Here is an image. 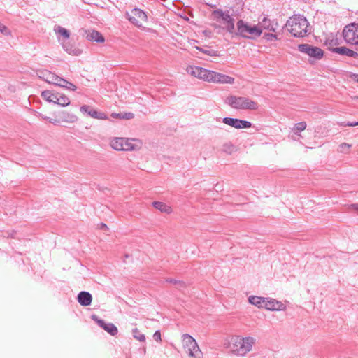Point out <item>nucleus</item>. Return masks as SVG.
<instances>
[{
  "mask_svg": "<svg viewBox=\"0 0 358 358\" xmlns=\"http://www.w3.org/2000/svg\"><path fill=\"white\" fill-rule=\"evenodd\" d=\"M110 146L117 151H137L141 149L143 142L138 138L112 137L109 139Z\"/></svg>",
  "mask_w": 358,
  "mask_h": 358,
  "instance_id": "7ed1b4c3",
  "label": "nucleus"
},
{
  "mask_svg": "<svg viewBox=\"0 0 358 358\" xmlns=\"http://www.w3.org/2000/svg\"><path fill=\"white\" fill-rule=\"evenodd\" d=\"M62 44L64 50L69 55L78 56L81 54V50L77 48L73 47L72 45L68 43H64V41L62 42Z\"/></svg>",
  "mask_w": 358,
  "mask_h": 358,
  "instance_id": "b1692460",
  "label": "nucleus"
},
{
  "mask_svg": "<svg viewBox=\"0 0 358 358\" xmlns=\"http://www.w3.org/2000/svg\"><path fill=\"white\" fill-rule=\"evenodd\" d=\"M132 335L135 339L141 342H144L145 341V335L142 334L137 328L132 329Z\"/></svg>",
  "mask_w": 358,
  "mask_h": 358,
  "instance_id": "7c9ffc66",
  "label": "nucleus"
},
{
  "mask_svg": "<svg viewBox=\"0 0 358 358\" xmlns=\"http://www.w3.org/2000/svg\"><path fill=\"white\" fill-rule=\"evenodd\" d=\"M188 74L203 81L212 83L213 71L196 66H188L186 69Z\"/></svg>",
  "mask_w": 358,
  "mask_h": 358,
  "instance_id": "6e6552de",
  "label": "nucleus"
},
{
  "mask_svg": "<svg viewBox=\"0 0 358 358\" xmlns=\"http://www.w3.org/2000/svg\"><path fill=\"white\" fill-rule=\"evenodd\" d=\"M259 29L262 31L263 29H266L272 31H275V27L273 23L270 19H268L266 17H264L261 20L259 21L258 24H257Z\"/></svg>",
  "mask_w": 358,
  "mask_h": 358,
  "instance_id": "a211bd4d",
  "label": "nucleus"
},
{
  "mask_svg": "<svg viewBox=\"0 0 358 358\" xmlns=\"http://www.w3.org/2000/svg\"><path fill=\"white\" fill-rule=\"evenodd\" d=\"M38 117L41 118V120H50V117H47L38 112H36V114H35Z\"/></svg>",
  "mask_w": 358,
  "mask_h": 358,
  "instance_id": "a19ab883",
  "label": "nucleus"
},
{
  "mask_svg": "<svg viewBox=\"0 0 358 358\" xmlns=\"http://www.w3.org/2000/svg\"><path fill=\"white\" fill-rule=\"evenodd\" d=\"M166 282H171V283H173V284H176L178 282L177 280H173V279H167Z\"/></svg>",
  "mask_w": 358,
  "mask_h": 358,
  "instance_id": "a18cd8bd",
  "label": "nucleus"
},
{
  "mask_svg": "<svg viewBox=\"0 0 358 358\" xmlns=\"http://www.w3.org/2000/svg\"><path fill=\"white\" fill-rule=\"evenodd\" d=\"M356 99H358V96H357V97H356Z\"/></svg>",
  "mask_w": 358,
  "mask_h": 358,
  "instance_id": "8fccbe9b",
  "label": "nucleus"
},
{
  "mask_svg": "<svg viewBox=\"0 0 358 358\" xmlns=\"http://www.w3.org/2000/svg\"><path fill=\"white\" fill-rule=\"evenodd\" d=\"M248 302L258 308H264L265 297L250 296L248 297Z\"/></svg>",
  "mask_w": 358,
  "mask_h": 358,
  "instance_id": "4be33fe9",
  "label": "nucleus"
},
{
  "mask_svg": "<svg viewBox=\"0 0 358 358\" xmlns=\"http://www.w3.org/2000/svg\"><path fill=\"white\" fill-rule=\"evenodd\" d=\"M262 31L257 24H251L243 20H239L236 22V29L234 36H239L248 39H255L259 37Z\"/></svg>",
  "mask_w": 358,
  "mask_h": 358,
  "instance_id": "39448f33",
  "label": "nucleus"
},
{
  "mask_svg": "<svg viewBox=\"0 0 358 358\" xmlns=\"http://www.w3.org/2000/svg\"><path fill=\"white\" fill-rule=\"evenodd\" d=\"M0 32L5 36L11 35L10 30L0 22Z\"/></svg>",
  "mask_w": 358,
  "mask_h": 358,
  "instance_id": "c9c22d12",
  "label": "nucleus"
},
{
  "mask_svg": "<svg viewBox=\"0 0 358 358\" xmlns=\"http://www.w3.org/2000/svg\"><path fill=\"white\" fill-rule=\"evenodd\" d=\"M152 206L162 213L166 214H171L172 213V208L164 202L154 201Z\"/></svg>",
  "mask_w": 358,
  "mask_h": 358,
  "instance_id": "5701e85b",
  "label": "nucleus"
},
{
  "mask_svg": "<svg viewBox=\"0 0 358 358\" xmlns=\"http://www.w3.org/2000/svg\"><path fill=\"white\" fill-rule=\"evenodd\" d=\"M222 122L225 124L236 129L250 128L252 125L251 122L249 121L232 117H224Z\"/></svg>",
  "mask_w": 358,
  "mask_h": 358,
  "instance_id": "ddd939ff",
  "label": "nucleus"
},
{
  "mask_svg": "<svg viewBox=\"0 0 358 358\" xmlns=\"http://www.w3.org/2000/svg\"><path fill=\"white\" fill-rule=\"evenodd\" d=\"M265 37H266V39L268 41L278 40L277 35L273 34H267L265 35Z\"/></svg>",
  "mask_w": 358,
  "mask_h": 358,
  "instance_id": "58836bf2",
  "label": "nucleus"
},
{
  "mask_svg": "<svg viewBox=\"0 0 358 358\" xmlns=\"http://www.w3.org/2000/svg\"><path fill=\"white\" fill-rule=\"evenodd\" d=\"M325 45L329 48L332 50L334 48V47L338 45V40L336 38H334L333 36L329 37L325 41Z\"/></svg>",
  "mask_w": 358,
  "mask_h": 358,
  "instance_id": "473e14b6",
  "label": "nucleus"
},
{
  "mask_svg": "<svg viewBox=\"0 0 358 358\" xmlns=\"http://www.w3.org/2000/svg\"><path fill=\"white\" fill-rule=\"evenodd\" d=\"M306 127L307 124L305 122H301L294 124V127L292 128V131L296 135H297L299 137H301V135L298 133L304 131Z\"/></svg>",
  "mask_w": 358,
  "mask_h": 358,
  "instance_id": "c756f323",
  "label": "nucleus"
},
{
  "mask_svg": "<svg viewBox=\"0 0 358 358\" xmlns=\"http://www.w3.org/2000/svg\"><path fill=\"white\" fill-rule=\"evenodd\" d=\"M340 124L341 126L355 127V126H358V122L341 123Z\"/></svg>",
  "mask_w": 358,
  "mask_h": 358,
  "instance_id": "ea45409f",
  "label": "nucleus"
},
{
  "mask_svg": "<svg viewBox=\"0 0 358 358\" xmlns=\"http://www.w3.org/2000/svg\"><path fill=\"white\" fill-rule=\"evenodd\" d=\"M352 145L350 144L343 143L338 148V152L343 154H348Z\"/></svg>",
  "mask_w": 358,
  "mask_h": 358,
  "instance_id": "2f4dec72",
  "label": "nucleus"
},
{
  "mask_svg": "<svg viewBox=\"0 0 358 358\" xmlns=\"http://www.w3.org/2000/svg\"><path fill=\"white\" fill-rule=\"evenodd\" d=\"M286 27L294 37L302 38L310 33L308 22L301 15H294L289 17L287 21Z\"/></svg>",
  "mask_w": 358,
  "mask_h": 358,
  "instance_id": "f03ea898",
  "label": "nucleus"
},
{
  "mask_svg": "<svg viewBox=\"0 0 358 358\" xmlns=\"http://www.w3.org/2000/svg\"><path fill=\"white\" fill-rule=\"evenodd\" d=\"M182 348L189 358H203V354L196 341L189 334L182 336Z\"/></svg>",
  "mask_w": 358,
  "mask_h": 358,
  "instance_id": "0eeeda50",
  "label": "nucleus"
},
{
  "mask_svg": "<svg viewBox=\"0 0 358 358\" xmlns=\"http://www.w3.org/2000/svg\"><path fill=\"white\" fill-rule=\"evenodd\" d=\"M333 52L339 55H345L349 57L357 58L358 53L352 50H350L345 47L336 48L333 49Z\"/></svg>",
  "mask_w": 358,
  "mask_h": 358,
  "instance_id": "412c9836",
  "label": "nucleus"
},
{
  "mask_svg": "<svg viewBox=\"0 0 358 358\" xmlns=\"http://www.w3.org/2000/svg\"><path fill=\"white\" fill-rule=\"evenodd\" d=\"M63 122L68 123H74L78 120V117L73 114L66 112L63 113Z\"/></svg>",
  "mask_w": 358,
  "mask_h": 358,
  "instance_id": "c85d7f7f",
  "label": "nucleus"
},
{
  "mask_svg": "<svg viewBox=\"0 0 358 358\" xmlns=\"http://www.w3.org/2000/svg\"><path fill=\"white\" fill-rule=\"evenodd\" d=\"M49 122L53 124H57L59 123V121L57 120H54V119H52V118H50V120H48Z\"/></svg>",
  "mask_w": 358,
  "mask_h": 358,
  "instance_id": "c03bdc74",
  "label": "nucleus"
},
{
  "mask_svg": "<svg viewBox=\"0 0 358 358\" xmlns=\"http://www.w3.org/2000/svg\"><path fill=\"white\" fill-rule=\"evenodd\" d=\"M225 103L236 110H252L258 108V103L247 96L231 95L227 97Z\"/></svg>",
  "mask_w": 358,
  "mask_h": 358,
  "instance_id": "423d86ee",
  "label": "nucleus"
},
{
  "mask_svg": "<svg viewBox=\"0 0 358 358\" xmlns=\"http://www.w3.org/2000/svg\"><path fill=\"white\" fill-rule=\"evenodd\" d=\"M54 30L55 33L58 35L57 37L59 41H61L60 36H62L64 40H66L69 38V31L66 29L61 26H57L55 27Z\"/></svg>",
  "mask_w": 358,
  "mask_h": 358,
  "instance_id": "bb28decb",
  "label": "nucleus"
},
{
  "mask_svg": "<svg viewBox=\"0 0 358 358\" xmlns=\"http://www.w3.org/2000/svg\"><path fill=\"white\" fill-rule=\"evenodd\" d=\"M345 41L349 44L358 45V24L351 23L343 31Z\"/></svg>",
  "mask_w": 358,
  "mask_h": 358,
  "instance_id": "1a4fd4ad",
  "label": "nucleus"
},
{
  "mask_svg": "<svg viewBox=\"0 0 358 358\" xmlns=\"http://www.w3.org/2000/svg\"><path fill=\"white\" fill-rule=\"evenodd\" d=\"M212 16L213 20L220 24L222 29L234 36V33H235V20L232 15H230L229 10L217 9L213 11Z\"/></svg>",
  "mask_w": 358,
  "mask_h": 358,
  "instance_id": "20e7f679",
  "label": "nucleus"
},
{
  "mask_svg": "<svg viewBox=\"0 0 358 358\" xmlns=\"http://www.w3.org/2000/svg\"><path fill=\"white\" fill-rule=\"evenodd\" d=\"M92 319L105 331L111 336H115L118 333L117 328L113 323H106L103 320L99 319L97 316L92 315Z\"/></svg>",
  "mask_w": 358,
  "mask_h": 358,
  "instance_id": "dca6fc26",
  "label": "nucleus"
},
{
  "mask_svg": "<svg viewBox=\"0 0 358 358\" xmlns=\"http://www.w3.org/2000/svg\"><path fill=\"white\" fill-rule=\"evenodd\" d=\"M348 208L352 210L358 212V203H352L349 206Z\"/></svg>",
  "mask_w": 358,
  "mask_h": 358,
  "instance_id": "79ce46f5",
  "label": "nucleus"
},
{
  "mask_svg": "<svg viewBox=\"0 0 358 358\" xmlns=\"http://www.w3.org/2000/svg\"><path fill=\"white\" fill-rule=\"evenodd\" d=\"M235 79L228 75L223 74L213 71L212 83L216 84H229L233 85Z\"/></svg>",
  "mask_w": 358,
  "mask_h": 358,
  "instance_id": "2eb2a0df",
  "label": "nucleus"
},
{
  "mask_svg": "<svg viewBox=\"0 0 358 358\" xmlns=\"http://www.w3.org/2000/svg\"><path fill=\"white\" fill-rule=\"evenodd\" d=\"M134 117V114L131 113H122V116H121V119L130 120Z\"/></svg>",
  "mask_w": 358,
  "mask_h": 358,
  "instance_id": "4c0bfd02",
  "label": "nucleus"
},
{
  "mask_svg": "<svg viewBox=\"0 0 358 358\" xmlns=\"http://www.w3.org/2000/svg\"><path fill=\"white\" fill-rule=\"evenodd\" d=\"M298 50L314 59H320L324 55V52L322 49L307 43L299 45Z\"/></svg>",
  "mask_w": 358,
  "mask_h": 358,
  "instance_id": "9d476101",
  "label": "nucleus"
},
{
  "mask_svg": "<svg viewBox=\"0 0 358 358\" xmlns=\"http://www.w3.org/2000/svg\"><path fill=\"white\" fill-rule=\"evenodd\" d=\"M102 227H106V224H103Z\"/></svg>",
  "mask_w": 358,
  "mask_h": 358,
  "instance_id": "09e8293b",
  "label": "nucleus"
},
{
  "mask_svg": "<svg viewBox=\"0 0 358 358\" xmlns=\"http://www.w3.org/2000/svg\"><path fill=\"white\" fill-rule=\"evenodd\" d=\"M56 74L49 71H43L41 72L39 77L42 78L43 80L47 82L49 84H52Z\"/></svg>",
  "mask_w": 358,
  "mask_h": 358,
  "instance_id": "cd10ccee",
  "label": "nucleus"
},
{
  "mask_svg": "<svg viewBox=\"0 0 358 358\" xmlns=\"http://www.w3.org/2000/svg\"><path fill=\"white\" fill-rule=\"evenodd\" d=\"M153 338L154 339L157 341V342H160L162 341V338H161V333L159 330L156 331L154 334H153Z\"/></svg>",
  "mask_w": 358,
  "mask_h": 358,
  "instance_id": "e433bc0d",
  "label": "nucleus"
},
{
  "mask_svg": "<svg viewBox=\"0 0 358 358\" xmlns=\"http://www.w3.org/2000/svg\"><path fill=\"white\" fill-rule=\"evenodd\" d=\"M264 308L270 311H284L287 306L284 303L275 299L265 297Z\"/></svg>",
  "mask_w": 358,
  "mask_h": 358,
  "instance_id": "f8f14e48",
  "label": "nucleus"
},
{
  "mask_svg": "<svg viewBox=\"0 0 358 358\" xmlns=\"http://www.w3.org/2000/svg\"><path fill=\"white\" fill-rule=\"evenodd\" d=\"M196 48L197 50H199V51L203 52L204 54H206L209 56H211V57H216V56H218V53L217 51L213 50V49H203V48H199V47H196Z\"/></svg>",
  "mask_w": 358,
  "mask_h": 358,
  "instance_id": "72a5a7b5",
  "label": "nucleus"
},
{
  "mask_svg": "<svg viewBox=\"0 0 358 358\" xmlns=\"http://www.w3.org/2000/svg\"><path fill=\"white\" fill-rule=\"evenodd\" d=\"M70 99L64 94L57 93L56 100H55V104L59 105L62 107L67 106L70 104Z\"/></svg>",
  "mask_w": 358,
  "mask_h": 358,
  "instance_id": "393cba45",
  "label": "nucleus"
},
{
  "mask_svg": "<svg viewBox=\"0 0 358 358\" xmlns=\"http://www.w3.org/2000/svg\"><path fill=\"white\" fill-rule=\"evenodd\" d=\"M102 227H106V224H103Z\"/></svg>",
  "mask_w": 358,
  "mask_h": 358,
  "instance_id": "de8ad7c7",
  "label": "nucleus"
},
{
  "mask_svg": "<svg viewBox=\"0 0 358 358\" xmlns=\"http://www.w3.org/2000/svg\"><path fill=\"white\" fill-rule=\"evenodd\" d=\"M111 116L114 118H119L121 119V116H122V113H113L111 114Z\"/></svg>",
  "mask_w": 358,
  "mask_h": 358,
  "instance_id": "37998d69",
  "label": "nucleus"
},
{
  "mask_svg": "<svg viewBox=\"0 0 358 358\" xmlns=\"http://www.w3.org/2000/svg\"><path fill=\"white\" fill-rule=\"evenodd\" d=\"M352 78L355 81L358 83V74H354Z\"/></svg>",
  "mask_w": 358,
  "mask_h": 358,
  "instance_id": "49530a36",
  "label": "nucleus"
},
{
  "mask_svg": "<svg viewBox=\"0 0 358 358\" xmlns=\"http://www.w3.org/2000/svg\"><path fill=\"white\" fill-rule=\"evenodd\" d=\"M127 16L129 22L138 27H141L148 19L145 12L138 8H134L131 13H127Z\"/></svg>",
  "mask_w": 358,
  "mask_h": 358,
  "instance_id": "9b49d317",
  "label": "nucleus"
},
{
  "mask_svg": "<svg viewBox=\"0 0 358 358\" xmlns=\"http://www.w3.org/2000/svg\"><path fill=\"white\" fill-rule=\"evenodd\" d=\"M52 85H57L71 91H76L77 89L74 84L63 78L59 77L57 75L55 76Z\"/></svg>",
  "mask_w": 358,
  "mask_h": 358,
  "instance_id": "f3484780",
  "label": "nucleus"
},
{
  "mask_svg": "<svg viewBox=\"0 0 358 358\" xmlns=\"http://www.w3.org/2000/svg\"><path fill=\"white\" fill-rule=\"evenodd\" d=\"M80 110L82 113L87 114V115H89L91 117L94 118V119H97V120H107L108 119L107 115L104 113L97 111L87 105L82 106L80 108Z\"/></svg>",
  "mask_w": 358,
  "mask_h": 358,
  "instance_id": "4468645a",
  "label": "nucleus"
},
{
  "mask_svg": "<svg viewBox=\"0 0 358 358\" xmlns=\"http://www.w3.org/2000/svg\"><path fill=\"white\" fill-rule=\"evenodd\" d=\"M86 38L88 41L97 43H103L105 41V38L102 34L96 30L88 31L86 34Z\"/></svg>",
  "mask_w": 358,
  "mask_h": 358,
  "instance_id": "aec40b11",
  "label": "nucleus"
},
{
  "mask_svg": "<svg viewBox=\"0 0 358 358\" xmlns=\"http://www.w3.org/2000/svg\"><path fill=\"white\" fill-rule=\"evenodd\" d=\"M236 150L235 146L231 143H226L223 145V151L228 154H231Z\"/></svg>",
  "mask_w": 358,
  "mask_h": 358,
  "instance_id": "f704fd0d",
  "label": "nucleus"
},
{
  "mask_svg": "<svg viewBox=\"0 0 358 358\" xmlns=\"http://www.w3.org/2000/svg\"><path fill=\"white\" fill-rule=\"evenodd\" d=\"M57 93H53L50 90H44L41 92V96L43 99L49 103H55L56 100Z\"/></svg>",
  "mask_w": 358,
  "mask_h": 358,
  "instance_id": "a878e982",
  "label": "nucleus"
},
{
  "mask_svg": "<svg viewBox=\"0 0 358 358\" xmlns=\"http://www.w3.org/2000/svg\"><path fill=\"white\" fill-rule=\"evenodd\" d=\"M256 343V339L252 336H233L229 343L231 352L238 357H245L252 351Z\"/></svg>",
  "mask_w": 358,
  "mask_h": 358,
  "instance_id": "f257e3e1",
  "label": "nucleus"
},
{
  "mask_svg": "<svg viewBox=\"0 0 358 358\" xmlns=\"http://www.w3.org/2000/svg\"><path fill=\"white\" fill-rule=\"evenodd\" d=\"M78 301L79 303L83 306H90L92 301V296L87 292H80L78 295Z\"/></svg>",
  "mask_w": 358,
  "mask_h": 358,
  "instance_id": "6ab92c4d",
  "label": "nucleus"
}]
</instances>
